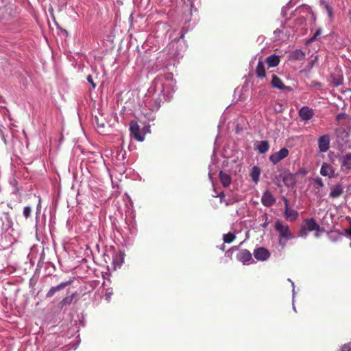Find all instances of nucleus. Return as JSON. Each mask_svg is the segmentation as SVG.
Returning a JSON list of instances; mask_svg holds the SVG:
<instances>
[{"label":"nucleus","mask_w":351,"mask_h":351,"mask_svg":"<svg viewBox=\"0 0 351 351\" xmlns=\"http://www.w3.org/2000/svg\"><path fill=\"white\" fill-rule=\"evenodd\" d=\"M87 81H88V83H90V84L92 85L93 88H95V87H96V84H95V83L94 82L93 79V77H92L91 75H89L87 77Z\"/></svg>","instance_id":"obj_29"},{"label":"nucleus","mask_w":351,"mask_h":351,"mask_svg":"<svg viewBox=\"0 0 351 351\" xmlns=\"http://www.w3.org/2000/svg\"><path fill=\"white\" fill-rule=\"evenodd\" d=\"M342 166L351 169V153L345 155L342 159Z\"/></svg>","instance_id":"obj_23"},{"label":"nucleus","mask_w":351,"mask_h":351,"mask_svg":"<svg viewBox=\"0 0 351 351\" xmlns=\"http://www.w3.org/2000/svg\"><path fill=\"white\" fill-rule=\"evenodd\" d=\"M348 16H349V19H350V22L351 23V12L350 11L348 13Z\"/></svg>","instance_id":"obj_38"},{"label":"nucleus","mask_w":351,"mask_h":351,"mask_svg":"<svg viewBox=\"0 0 351 351\" xmlns=\"http://www.w3.org/2000/svg\"><path fill=\"white\" fill-rule=\"evenodd\" d=\"M256 148L260 154H265L269 149V143L267 141H259L258 142Z\"/></svg>","instance_id":"obj_19"},{"label":"nucleus","mask_w":351,"mask_h":351,"mask_svg":"<svg viewBox=\"0 0 351 351\" xmlns=\"http://www.w3.org/2000/svg\"><path fill=\"white\" fill-rule=\"evenodd\" d=\"M261 202L265 206L269 207L275 204L276 199L271 193L269 190H267L262 195Z\"/></svg>","instance_id":"obj_9"},{"label":"nucleus","mask_w":351,"mask_h":351,"mask_svg":"<svg viewBox=\"0 0 351 351\" xmlns=\"http://www.w3.org/2000/svg\"><path fill=\"white\" fill-rule=\"evenodd\" d=\"M262 221H263V223L261 224V226L263 228H266L267 226H268V224H269V221H268V215L267 213H265L263 216H262Z\"/></svg>","instance_id":"obj_27"},{"label":"nucleus","mask_w":351,"mask_h":351,"mask_svg":"<svg viewBox=\"0 0 351 351\" xmlns=\"http://www.w3.org/2000/svg\"><path fill=\"white\" fill-rule=\"evenodd\" d=\"M289 150L287 148L283 147L278 152H276L269 156V160L274 164L276 165L280 160H283L289 155Z\"/></svg>","instance_id":"obj_3"},{"label":"nucleus","mask_w":351,"mask_h":351,"mask_svg":"<svg viewBox=\"0 0 351 351\" xmlns=\"http://www.w3.org/2000/svg\"><path fill=\"white\" fill-rule=\"evenodd\" d=\"M313 181L315 186H316V188L317 189H319L324 187V186L322 179L319 177L313 178Z\"/></svg>","instance_id":"obj_26"},{"label":"nucleus","mask_w":351,"mask_h":351,"mask_svg":"<svg viewBox=\"0 0 351 351\" xmlns=\"http://www.w3.org/2000/svg\"><path fill=\"white\" fill-rule=\"evenodd\" d=\"M305 225L306 229L308 231L316 230L317 232H324V228L321 227L318 223H317L316 221L313 218L306 219H305Z\"/></svg>","instance_id":"obj_11"},{"label":"nucleus","mask_w":351,"mask_h":351,"mask_svg":"<svg viewBox=\"0 0 351 351\" xmlns=\"http://www.w3.org/2000/svg\"><path fill=\"white\" fill-rule=\"evenodd\" d=\"M290 58L295 61L302 60L305 58V53L302 50L297 49L291 53Z\"/></svg>","instance_id":"obj_21"},{"label":"nucleus","mask_w":351,"mask_h":351,"mask_svg":"<svg viewBox=\"0 0 351 351\" xmlns=\"http://www.w3.org/2000/svg\"><path fill=\"white\" fill-rule=\"evenodd\" d=\"M318 147L321 152H326L330 147V136L328 135L321 136L318 138Z\"/></svg>","instance_id":"obj_10"},{"label":"nucleus","mask_w":351,"mask_h":351,"mask_svg":"<svg viewBox=\"0 0 351 351\" xmlns=\"http://www.w3.org/2000/svg\"><path fill=\"white\" fill-rule=\"evenodd\" d=\"M219 176L220 181L224 187H227L231 184L232 178L227 173L221 171L219 173Z\"/></svg>","instance_id":"obj_15"},{"label":"nucleus","mask_w":351,"mask_h":351,"mask_svg":"<svg viewBox=\"0 0 351 351\" xmlns=\"http://www.w3.org/2000/svg\"><path fill=\"white\" fill-rule=\"evenodd\" d=\"M343 193V188L340 184L334 186L330 192V197L332 198H337L341 196Z\"/></svg>","instance_id":"obj_17"},{"label":"nucleus","mask_w":351,"mask_h":351,"mask_svg":"<svg viewBox=\"0 0 351 351\" xmlns=\"http://www.w3.org/2000/svg\"><path fill=\"white\" fill-rule=\"evenodd\" d=\"M261 174V169L257 166H254L252 167L250 173V176L252 180L257 183L259 181V177Z\"/></svg>","instance_id":"obj_22"},{"label":"nucleus","mask_w":351,"mask_h":351,"mask_svg":"<svg viewBox=\"0 0 351 351\" xmlns=\"http://www.w3.org/2000/svg\"><path fill=\"white\" fill-rule=\"evenodd\" d=\"M346 232L347 233V234H348L349 236H351V227L348 229H346Z\"/></svg>","instance_id":"obj_36"},{"label":"nucleus","mask_w":351,"mask_h":351,"mask_svg":"<svg viewBox=\"0 0 351 351\" xmlns=\"http://www.w3.org/2000/svg\"><path fill=\"white\" fill-rule=\"evenodd\" d=\"M319 232H317H317L315 234V237H319Z\"/></svg>","instance_id":"obj_37"},{"label":"nucleus","mask_w":351,"mask_h":351,"mask_svg":"<svg viewBox=\"0 0 351 351\" xmlns=\"http://www.w3.org/2000/svg\"><path fill=\"white\" fill-rule=\"evenodd\" d=\"M326 8L327 10V12H328V14L329 17L332 19V16H333L332 8L330 5H326Z\"/></svg>","instance_id":"obj_31"},{"label":"nucleus","mask_w":351,"mask_h":351,"mask_svg":"<svg viewBox=\"0 0 351 351\" xmlns=\"http://www.w3.org/2000/svg\"><path fill=\"white\" fill-rule=\"evenodd\" d=\"M282 180L285 184L287 186H289L293 184V177L291 174L285 176Z\"/></svg>","instance_id":"obj_25"},{"label":"nucleus","mask_w":351,"mask_h":351,"mask_svg":"<svg viewBox=\"0 0 351 351\" xmlns=\"http://www.w3.org/2000/svg\"><path fill=\"white\" fill-rule=\"evenodd\" d=\"M350 247H351V243H350Z\"/></svg>","instance_id":"obj_39"},{"label":"nucleus","mask_w":351,"mask_h":351,"mask_svg":"<svg viewBox=\"0 0 351 351\" xmlns=\"http://www.w3.org/2000/svg\"><path fill=\"white\" fill-rule=\"evenodd\" d=\"M225 205L226 206H228L234 203V201H232L231 199H225L224 202Z\"/></svg>","instance_id":"obj_33"},{"label":"nucleus","mask_w":351,"mask_h":351,"mask_svg":"<svg viewBox=\"0 0 351 351\" xmlns=\"http://www.w3.org/2000/svg\"><path fill=\"white\" fill-rule=\"evenodd\" d=\"M275 228L279 233V245L283 249L287 245V241L293 239V234L289 226L283 223L280 220L276 221Z\"/></svg>","instance_id":"obj_1"},{"label":"nucleus","mask_w":351,"mask_h":351,"mask_svg":"<svg viewBox=\"0 0 351 351\" xmlns=\"http://www.w3.org/2000/svg\"><path fill=\"white\" fill-rule=\"evenodd\" d=\"M321 34V29H318L315 33L313 37L312 38V40L315 39L318 36H319Z\"/></svg>","instance_id":"obj_34"},{"label":"nucleus","mask_w":351,"mask_h":351,"mask_svg":"<svg viewBox=\"0 0 351 351\" xmlns=\"http://www.w3.org/2000/svg\"><path fill=\"white\" fill-rule=\"evenodd\" d=\"M254 256L256 260L265 261L270 257L271 254L267 248L259 247L254 250Z\"/></svg>","instance_id":"obj_4"},{"label":"nucleus","mask_w":351,"mask_h":351,"mask_svg":"<svg viewBox=\"0 0 351 351\" xmlns=\"http://www.w3.org/2000/svg\"><path fill=\"white\" fill-rule=\"evenodd\" d=\"M218 197H219L220 199V202L221 203H223L224 202V200L226 199H225V194L223 192H221L219 195H218Z\"/></svg>","instance_id":"obj_32"},{"label":"nucleus","mask_w":351,"mask_h":351,"mask_svg":"<svg viewBox=\"0 0 351 351\" xmlns=\"http://www.w3.org/2000/svg\"><path fill=\"white\" fill-rule=\"evenodd\" d=\"M130 134L138 141H144V135L141 134L140 128L136 122H131L130 125Z\"/></svg>","instance_id":"obj_5"},{"label":"nucleus","mask_w":351,"mask_h":351,"mask_svg":"<svg viewBox=\"0 0 351 351\" xmlns=\"http://www.w3.org/2000/svg\"><path fill=\"white\" fill-rule=\"evenodd\" d=\"M341 351H351V345L350 343L344 344L341 347Z\"/></svg>","instance_id":"obj_30"},{"label":"nucleus","mask_w":351,"mask_h":351,"mask_svg":"<svg viewBox=\"0 0 351 351\" xmlns=\"http://www.w3.org/2000/svg\"><path fill=\"white\" fill-rule=\"evenodd\" d=\"M237 259L243 264H246L252 259V254L246 249L241 250L237 254Z\"/></svg>","instance_id":"obj_12"},{"label":"nucleus","mask_w":351,"mask_h":351,"mask_svg":"<svg viewBox=\"0 0 351 351\" xmlns=\"http://www.w3.org/2000/svg\"><path fill=\"white\" fill-rule=\"evenodd\" d=\"M298 114L300 119L303 121H308L314 116L313 110L308 106H303L299 110Z\"/></svg>","instance_id":"obj_13"},{"label":"nucleus","mask_w":351,"mask_h":351,"mask_svg":"<svg viewBox=\"0 0 351 351\" xmlns=\"http://www.w3.org/2000/svg\"><path fill=\"white\" fill-rule=\"evenodd\" d=\"M280 61L279 56L274 54L268 56L265 60L269 67L277 66L279 64Z\"/></svg>","instance_id":"obj_16"},{"label":"nucleus","mask_w":351,"mask_h":351,"mask_svg":"<svg viewBox=\"0 0 351 351\" xmlns=\"http://www.w3.org/2000/svg\"><path fill=\"white\" fill-rule=\"evenodd\" d=\"M73 282V280L71 279L68 281L62 282L57 286L52 287L48 291L46 294V297L49 298L55 295V293L60 290L64 289L66 287L70 285Z\"/></svg>","instance_id":"obj_6"},{"label":"nucleus","mask_w":351,"mask_h":351,"mask_svg":"<svg viewBox=\"0 0 351 351\" xmlns=\"http://www.w3.org/2000/svg\"><path fill=\"white\" fill-rule=\"evenodd\" d=\"M336 141L338 145L343 148L347 145V143L350 141V134L349 132L343 128H339L336 130Z\"/></svg>","instance_id":"obj_2"},{"label":"nucleus","mask_w":351,"mask_h":351,"mask_svg":"<svg viewBox=\"0 0 351 351\" xmlns=\"http://www.w3.org/2000/svg\"><path fill=\"white\" fill-rule=\"evenodd\" d=\"M284 202H285V218L290 221H295L298 217V212L293 209H291L289 208V202L287 198L284 197Z\"/></svg>","instance_id":"obj_8"},{"label":"nucleus","mask_w":351,"mask_h":351,"mask_svg":"<svg viewBox=\"0 0 351 351\" xmlns=\"http://www.w3.org/2000/svg\"><path fill=\"white\" fill-rule=\"evenodd\" d=\"M256 74L258 78H263L266 76L264 63L263 61L259 60L255 69Z\"/></svg>","instance_id":"obj_18"},{"label":"nucleus","mask_w":351,"mask_h":351,"mask_svg":"<svg viewBox=\"0 0 351 351\" xmlns=\"http://www.w3.org/2000/svg\"><path fill=\"white\" fill-rule=\"evenodd\" d=\"M76 295L77 292H75L71 295L65 297L58 303V307L62 308L64 306L71 304Z\"/></svg>","instance_id":"obj_20"},{"label":"nucleus","mask_w":351,"mask_h":351,"mask_svg":"<svg viewBox=\"0 0 351 351\" xmlns=\"http://www.w3.org/2000/svg\"><path fill=\"white\" fill-rule=\"evenodd\" d=\"M236 239V236L234 233L228 232L227 234H223V239L224 243H230L234 241Z\"/></svg>","instance_id":"obj_24"},{"label":"nucleus","mask_w":351,"mask_h":351,"mask_svg":"<svg viewBox=\"0 0 351 351\" xmlns=\"http://www.w3.org/2000/svg\"><path fill=\"white\" fill-rule=\"evenodd\" d=\"M320 173L323 176H328L332 178L334 176L335 169L331 165L324 162L320 169Z\"/></svg>","instance_id":"obj_14"},{"label":"nucleus","mask_w":351,"mask_h":351,"mask_svg":"<svg viewBox=\"0 0 351 351\" xmlns=\"http://www.w3.org/2000/svg\"><path fill=\"white\" fill-rule=\"evenodd\" d=\"M239 250V247L238 246H233L232 247L228 252H233V251H236V250Z\"/></svg>","instance_id":"obj_35"},{"label":"nucleus","mask_w":351,"mask_h":351,"mask_svg":"<svg viewBox=\"0 0 351 351\" xmlns=\"http://www.w3.org/2000/svg\"><path fill=\"white\" fill-rule=\"evenodd\" d=\"M32 208L30 206H25L23 209V215L27 219L31 215Z\"/></svg>","instance_id":"obj_28"},{"label":"nucleus","mask_w":351,"mask_h":351,"mask_svg":"<svg viewBox=\"0 0 351 351\" xmlns=\"http://www.w3.org/2000/svg\"><path fill=\"white\" fill-rule=\"evenodd\" d=\"M271 84L273 87L276 88L281 90H292V88L289 86H285L281 79L276 75H272Z\"/></svg>","instance_id":"obj_7"}]
</instances>
